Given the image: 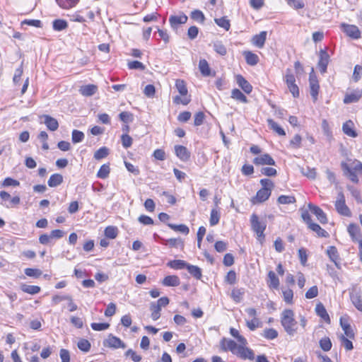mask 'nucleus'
Wrapping results in <instances>:
<instances>
[{
    "mask_svg": "<svg viewBox=\"0 0 362 362\" xmlns=\"http://www.w3.org/2000/svg\"><path fill=\"white\" fill-rule=\"evenodd\" d=\"M220 219V213L216 209H213L211 211L209 223L210 225L214 226L216 225Z\"/></svg>",
    "mask_w": 362,
    "mask_h": 362,
    "instance_id": "obj_53",
    "label": "nucleus"
},
{
    "mask_svg": "<svg viewBox=\"0 0 362 362\" xmlns=\"http://www.w3.org/2000/svg\"><path fill=\"white\" fill-rule=\"evenodd\" d=\"M296 199L294 196L281 195L277 199V202L279 204H294Z\"/></svg>",
    "mask_w": 362,
    "mask_h": 362,
    "instance_id": "obj_47",
    "label": "nucleus"
},
{
    "mask_svg": "<svg viewBox=\"0 0 362 362\" xmlns=\"http://www.w3.org/2000/svg\"><path fill=\"white\" fill-rule=\"evenodd\" d=\"M348 190L351 192V195L355 198L358 203H362L361 194L359 190L353 186L347 185Z\"/></svg>",
    "mask_w": 362,
    "mask_h": 362,
    "instance_id": "obj_58",
    "label": "nucleus"
},
{
    "mask_svg": "<svg viewBox=\"0 0 362 362\" xmlns=\"http://www.w3.org/2000/svg\"><path fill=\"white\" fill-rule=\"evenodd\" d=\"M284 300L286 303L291 304L293 302V293L291 289L283 291Z\"/></svg>",
    "mask_w": 362,
    "mask_h": 362,
    "instance_id": "obj_63",
    "label": "nucleus"
},
{
    "mask_svg": "<svg viewBox=\"0 0 362 362\" xmlns=\"http://www.w3.org/2000/svg\"><path fill=\"white\" fill-rule=\"evenodd\" d=\"M318 295V288L317 286H313L308 289V291L305 293V298L308 299H311L315 298Z\"/></svg>",
    "mask_w": 362,
    "mask_h": 362,
    "instance_id": "obj_62",
    "label": "nucleus"
},
{
    "mask_svg": "<svg viewBox=\"0 0 362 362\" xmlns=\"http://www.w3.org/2000/svg\"><path fill=\"white\" fill-rule=\"evenodd\" d=\"M167 265L174 269H182L187 267V263L184 260L175 259L168 262Z\"/></svg>",
    "mask_w": 362,
    "mask_h": 362,
    "instance_id": "obj_32",
    "label": "nucleus"
},
{
    "mask_svg": "<svg viewBox=\"0 0 362 362\" xmlns=\"http://www.w3.org/2000/svg\"><path fill=\"white\" fill-rule=\"evenodd\" d=\"M261 324L262 323L259 319H258L257 317H255V319H252L250 321L246 320V325L247 327L252 331H254L257 327H260Z\"/></svg>",
    "mask_w": 362,
    "mask_h": 362,
    "instance_id": "obj_56",
    "label": "nucleus"
},
{
    "mask_svg": "<svg viewBox=\"0 0 362 362\" xmlns=\"http://www.w3.org/2000/svg\"><path fill=\"white\" fill-rule=\"evenodd\" d=\"M190 18L199 23H204L205 21V16L200 10L192 11L190 13Z\"/></svg>",
    "mask_w": 362,
    "mask_h": 362,
    "instance_id": "obj_40",
    "label": "nucleus"
},
{
    "mask_svg": "<svg viewBox=\"0 0 362 362\" xmlns=\"http://www.w3.org/2000/svg\"><path fill=\"white\" fill-rule=\"evenodd\" d=\"M175 153L176 156L182 161L188 160L190 157L189 151L184 146H175Z\"/></svg>",
    "mask_w": 362,
    "mask_h": 362,
    "instance_id": "obj_16",
    "label": "nucleus"
},
{
    "mask_svg": "<svg viewBox=\"0 0 362 362\" xmlns=\"http://www.w3.org/2000/svg\"><path fill=\"white\" fill-rule=\"evenodd\" d=\"M25 274L30 277L39 278L42 275V271L38 269L27 268Z\"/></svg>",
    "mask_w": 362,
    "mask_h": 362,
    "instance_id": "obj_57",
    "label": "nucleus"
},
{
    "mask_svg": "<svg viewBox=\"0 0 362 362\" xmlns=\"http://www.w3.org/2000/svg\"><path fill=\"white\" fill-rule=\"evenodd\" d=\"M162 283L165 286H177L180 284V281L177 276L170 275L165 276Z\"/></svg>",
    "mask_w": 362,
    "mask_h": 362,
    "instance_id": "obj_25",
    "label": "nucleus"
},
{
    "mask_svg": "<svg viewBox=\"0 0 362 362\" xmlns=\"http://www.w3.org/2000/svg\"><path fill=\"white\" fill-rule=\"evenodd\" d=\"M80 0H56L57 4L62 8L69 9L74 7Z\"/></svg>",
    "mask_w": 362,
    "mask_h": 362,
    "instance_id": "obj_34",
    "label": "nucleus"
},
{
    "mask_svg": "<svg viewBox=\"0 0 362 362\" xmlns=\"http://www.w3.org/2000/svg\"><path fill=\"white\" fill-rule=\"evenodd\" d=\"M187 269L188 270L189 273L192 275L194 277H195L197 279H199L202 277V271L199 267L197 266H194L187 264Z\"/></svg>",
    "mask_w": 362,
    "mask_h": 362,
    "instance_id": "obj_43",
    "label": "nucleus"
},
{
    "mask_svg": "<svg viewBox=\"0 0 362 362\" xmlns=\"http://www.w3.org/2000/svg\"><path fill=\"white\" fill-rule=\"evenodd\" d=\"M284 80L289 91L293 95V96L294 98H298L299 96V89L296 83L295 76L291 69H288L286 70Z\"/></svg>",
    "mask_w": 362,
    "mask_h": 362,
    "instance_id": "obj_4",
    "label": "nucleus"
},
{
    "mask_svg": "<svg viewBox=\"0 0 362 362\" xmlns=\"http://www.w3.org/2000/svg\"><path fill=\"white\" fill-rule=\"evenodd\" d=\"M103 346L113 349H124L126 347L125 344L119 338L112 334H109L107 338L103 341Z\"/></svg>",
    "mask_w": 362,
    "mask_h": 362,
    "instance_id": "obj_8",
    "label": "nucleus"
},
{
    "mask_svg": "<svg viewBox=\"0 0 362 362\" xmlns=\"http://www.w3.org/2000/svg\"><path fill=\"white\" fill-rule=\"evenodd\" d=\"M246 62L251 66L256 65L259 62V57L257 54L252 53L250 51H245L243 52Z\"/></svg>",
    "mask_w": 362,
    "mask_h": 362,
    "instance_id": "obj_28",
    "label": "nucleus"
},
{
    "mask_svg": "<svg viewBox=\"0 0 362 362\" xmlns=\"http://www.w3.org/2000/svg\"><path fill=\"white\" fill-rule=\"evenodd\" d=\"M150 310L151 311V318L153 320H157L160 317V310L161 309L158 307V305H156L155 302L151 303Z\"/></svg>",
    "mask_w": 362,
    "mask_h": 362,
    "instance_id": "obj_48",
    "label": "nucleus"
},
{
    "mask_svg": "<svg viewBox=\"0 0 362 362\" xmlns=\"http://www.w3.org/2000/svg\"><path fill=\"white\" fill-rule=\"evenodd\" d=\"M236 82L238 86L243 89V90L249 94L252 90V86L250 83L241 75H238L236 76Z\"/></svg>",
    "mask_w": 362,
    "mask_h": 362,
    "instance_id": "obj_19",
    "label": "nucleus"
},
{
    "mask_svg": "<svg viewBox=\"0 0 362 362\" xmlns=\"http://www.w3.org/2000/svg\"><path fill=\"white\" fill-rule=\"evenodd\" d=\"M109 149L107 147H101L95 152L94 158L96 160H100L107 157Z\"/></svg>",
    "mask_w": 362,
    "mask_h": 362,
    "instance_id": "obj_50",
    "label": "nucleus"
},
{
    "mask_svg": "<svg viewBox=\"0 0 362 362\" xmlns=\"http://www.w3.org/2000/svg\"><path fill=\"white\" fill-rule=\"evenodd\" d=\"M315 311H316L317 315L318 316H320L322 319H323L326 322H330L329 316L325 306L322 304H321V303L317 304L315 308Z\"/></svg>",
    "mask_w": 362,
    "mask_h": 362,
    "instance_id": "obj_27",
    "label": "nucleus"
},
{
    "mask_svg": "<svg viewBox=\"0 0 362 362\" xmlns=\"http://www.w3.org/2000/svg\"><path fill=\"white\" fill-rule=\"evenodd\" d=\"M308 228L315 232L320 237H327L329 235L328 233L322 229L317 223L313 222L308 226Z\"/></svg>",
    "mask_w": 362,
    "mask_h": 362,
    "instance_id": "obj_36",
    "label": "nucleus"
},
{
    "mask_svg": "<svg viewBox=\"0 0 362 362\" xmlns=\"http://www.w3.org/2000/svg\"><path fill=\"white\" fill-rule=\"evenodd\" d=\"M353 127H354L353 122L351 120H349L343 124V126H342L343 132L346 135H347L350 137L355 138L357 136L358 134L356 132V131L354 129Z\"/></svg>",
    "mask_w": 362,
    "mask_h": 362,
    "instance_id": "obj_21",
    "label": "nucleus"
},
{
    "mask_svg": "<svg viewBox=\"0 0 362 362\" xmlns=\"http://www.w3.org/2000/svg\"><path fill=\"white\" fill-rule=\"evenodd\" d=\"M302 173L310 179H315L317 173L315 168H307L306 169L303 168L301 170Z\"/></svg>",
    "mask_w": 362,
    "mask_h": 362,
    "instance_id": "obj_59",
    "label": "nucleus"
},
{
    "mask_svg": "<svg viewBox=\"0 0 362 362\" xmlns=\"http://www.w3.org/2000/svg\"><path fill=\"white\" fill-rule=\"evenodd\" d=\"M78 348L84 352H88L90 349V343L85 339H81L78 342Z\"/></svg>",
    "mask_w": 362,
    "mask_h": 362,
    "instance_id": "obj_55",
    "label": "nucleus"
},
{
    "mask_svg": "<svg viewBox=\"0 0 362 362\" xmlns=\"http://www.w3.org/2000/svg\"><path fill=\"white\" fill-rule=\"evenodd\" d=\"M335 208L339 214L349 216L351 211L345 203V197L342 192H339L335 202Z\"/></svg>",
    "mask_w": 362,
    "mask_h": 362,
    "instance_id": "obj_6",
    "label": "nucleus"
},
{
    "mask_svg": "<svg viewBox=\"0 0 362 362\" xmlns=\"http://www.w3.org/2000/svg\"><path fill=\"white\" fill-rule=\"evenodd\" d=\"M341 345L346 349L347 351L352 350L354 346L351 341H350L347 337L344 335L340 337Z\"/></svg>",
    "mask_w": 362,
    "mask_h": 362,
    "instance_id": "obj_60",
    "label": "nucleus"
},
{
    "mask_svg": "<svg viewBox=\"0 0 362 362\" xmlns=\"http://www.w3.org/2000/svg\"><path fill=\"white\" fill-rule=\"evenodd\" d=\"M319 343L320 348L325 351H328L332 348V344L329 337L322 338Z\"/></svg>",
    "mask_w": 362,
    "mask_h": 362,
    "instance_id": "obj_52",
    "label": "nucleus"
},
{
    "mask_svg": "<svg viewBox=\"0 0 362 362\" xmlns=\"http://www.w3.org/2000/svg\"><path fill=\"white\" fill-rule=\"evenodd\" d=\"M52 27L56 31H62L68 27V23L65 20L57 19L53 21Z\"/></svg>",
    "mask_w": 362,
    "mask_h": 362,
    "instance_id": "obj_39",
    "label": "nucleus"
},
{
    "mask_svg": "<svg viewBox=\"0 0 362 362\" xmlns=\"http://www.w3.org/2000/svg\"><path fill=\"white\" fill-rule=\"evenodd\" d=\"M71 139L74 144L81 142L84 139V134L81 131L74 129L72 132Z\"/></svg>",
    "mask_w": 362,
    "mask_h": 362,
    "instance_id": "obj_54",
    "label": "nucleus"
},
{
    "mask_svg": "<svg viewBox=\"0 0 362 362\" xmlns=\"http://www.w3.org/2000/svg\"><path fill=\"white\" fill-rule=\"evenodd\" d=\"M98 90L95 85L89 84L81 87L79 91L84 96H91L94 95Z\"/></svg>",
    "mask_w": 362,
    "mask_h": 362,
    "instance_id": "obj_24",
    "label": "nucleus"
},
{
    "mask_svg": "<svg viewBox=\"0 0 362 362\" xmlns=\"http://www.w3.org/2000/svg\"><path fill=\"white\" fill-rule=\"evenodd\" d=\"M267 124L271 129L277 133L280 136H285V131L272 119H267Z\"/></svg>",
    "mask_w": 362,
    "mask_h": 362,
    "instance_id": "obj_31",
    "label": "nucleus"
},
{
    "mask_svg": "<svg viewBox=\"0 0 362 362\" xmlns=\"http://www.w3.org/2000/svg\"><path fill=\"white\" fill-rule=\"evenodd\" d=\"M63 182V176L59 173L52 175L48 180L47 184L50 187H56Z\"/></svg>",
    "mask_w": 362,
    "mask_h": 362,
    "instance_id": "obj_23",
    "label": "nucleus"
},
{
    "mask_svg": "<svg viewBox=\"0 0 362 362\" xmlns=\"http://www.w3.org/2000/svg\"><path fill=\"white\" fill-rule=\"evenodd\" d=\"M110 172V164H103L97 173V177L100 179H105Z\"/></svg>",
    "mask_w": 362,
    "mask_h": 362,
    "instance_id": "obj_38",
    "label": "nucleus"
},
{
    "mask_svg": "<svg viewBox=\"0 0 362 362\" xmlns=\"http://www.w3.org/2000/svg\"><path fill=\"white\" fill-rule=\"evenodd\" d=\"M244 293H245L244 288H234L231 292V298L235 303H240L243 300Z\"/></svg>",
    "mask_w": 362,
    "mask_h": 362,
    "instance_id": "obj_35",
    "label": "nucleus"
},
{
    "mask_svg": "<svg viewBox=\"0 0 362 362\" xmlns=\"http://www.w3.org/2000/svg\"><path fill=\"white\" fill-rule=\"evenodd\" d=\"M214 51L221 56H225L227 53V49L221 41H216L214 43Z\"/></svg>",
    "mask_w": 362,
    "mask_h": 362,
    "instance_id": "obj_45",
    "label": "nucleus"
},
{
    "mask_svg": "<svg viewBox=\"0 0 362 362\" xmlns=\"http://www.w3.org/2000/svg\"><path fill=\"white\" fill-rule=\"evenodd\" d=\"M309 86L310 95L313 101L315 102L317 100L320 86L313 69H312L309 75Z\"/></svg>",
    "mask_w": 362,
    "mask_h": 362,
    "instance_id": "obj_5",
    "label": "nucleus"
},
{
    "mask_svg": "<svg viewBox=\"0 0 362 362\" xmlns=\"http://www.w3.org/2000/svg\"><path fill=\"white\" fill-rule=\"evenodd\" d=\"M361 98V93L358 92H354L350 94H346L344 98L345 104L356 103Z\"/></svg>",
    "mask_w": 362,
    "mask_h": 362,
    "instance_id": "obj_37",
    "label": "nucleus"
},
{
    "mask_svg": "<svg viewBox=\"0 0 362 362\" xmlns=\"http://www.w3.org/2000/svg\"><path fill=\"white\" fill-rule=\"evenodd\" d=\"M250 223L252 230L256 233L259 241L264 238V232L267 227L264 221H260L257 214H252L250 216Z\"/></svg>",
    "mask_w": 362,
    "mask_h": 362,
    "instance_id": "obj_3",
    "label": "nucleus"
},
{
    "mask_svg": "<svg viewBox=\"0 0 362 362\" xmlns=\"http://www.w3.org/2000/svg\"><path fill=\"white\" fill-rule=\"evenodd\" d=\"M42 117L45 119L44 123L48 129L54 132L58 129L59 123L55 118L47 115H43Z\"/></svg>",
    "mask_w": 362,
    "mask_h": 362,
    "instance_id": "obj_20",
    "label": "nucleus"
},
{
    "mask_svg": "<svg viewBox=\"0 0 362 362\" xmlns=\"http://www.w3.org/2000/svg\"><path fill=\"white\" fill-rule=\"evenodd\" d=\"M253 163L257 165H275V164H276L274 160L268 153H264V154L260 155L258 157L255 158L253 160Z\"/></svg>",
    "mask_w": 362,
    "mask_h": 362,
    "instance_id": "obj_14",
    "label": "nucleus"
},
{
    "mask_svg": "<svg viewBox=\"0 0 362 362\" xmlns=\"http://www.w3.org/2000/svg\"><path fill=\"white\" fill-rule=\"evenodd\" d=\"M163 244L168 245L172 247H180L183 248L184 243L181 238H170L168 240L162 239Z\"/></svg>",
    "mask_w": 362,
    "mask_h": 362,
    "instance_id": "obj_30",
    "label": "nucleus"
},
{
    "mask_svg": "<svg viewBox=\"0 0 362 362\" xmlns=\"http://www.w3.org/2000/svg\"><path fill=\"white\" fill-rule=\"evenodd\" d=\"M350 298L354 306L360 311H362V296L361 289L354 286L350 290Z\"/></svg>",
    "mask_w": 362,
    "mask_h": 362,
    "instance_id": "obj_7",
    "label": "nucleus"
},
{
    "mask_svg": "<svg viewBox=\"0 0 362 362\" xmlns=\"http://www.w3.org/2000/svg\"><path fill=\"white\" fill-rule=\"evenodd\" d=\"M235 355L244 360L248 359L253 361L255 358L254 351L251 349L242 345H238L235 352Z\"/></svg>",
    "mask_w": 362,
    "mask_h": 362,
    "instance_id": "obj_9",
    "label": "nucleus"
},
{
    "mask_svg": "<svg viewBox=\"0 0 362 362\" xmlns=\"http://www.w3.org/2000/svg\"><path fill=\"white\" fill-rule=\"evenodd\" d=\"M215 23L221 28H223L226 31L229 30L230 28V21L226 17H221L214 19Z\"/></svg>",
    "mask_w": 362,
    "mask_h": 362,
    "instance_id": "obj_44",
    "label": "nucleus"
},
{
    "mask_svg": "<svg viewBox=\"0 0 362 362\" xmlns=\"http://www.w3.org/2000/svg\"><path fill=\"white\" fill-rule=\"evenodd\" d=\"M262 336L267 339H274L278 337V332L273 328L265 329Z\"/></svg>",
    "mask_w": 362,
    "mask_h": 362,
    "instance_id": "obj_51",
    "label": "nucleus"
},
{
    "mask_svg": "<svg viewBox=\"0 0 362 362\" xmlns=\"http://www.w3.org/2000/svg\"><path fill=\"white\" fill-rule=\"evenodd\" d=\"M187 19V16L184 13H181L178 16L173 15L170 16L169 18V23L170 24L171 28L173 30H176L177 29L180 25L186 23Z\"/></svg>",
    "mask_w": 362,
    "mask_h": 362,
    "instance_id": "obj_11",
    "label": "nucleus"
},
{
    "mask_svg": "<svg viewBox=\"0 0 362 362\" xmlns=\"http://www.w3.org/2000/svg\"><path fill=\"white\" fill-rule=\"evenodd\" d=\"M231 97L243 103H247V97L239 90L235 88L232 90Z\"/></svg>",
    "mask_w": 362,
    "mask_h": 362,
    "instance_id": "obj_42",
    "label": "nucleus"
},
{
    "mask_svg": "<svg viewBox=\"0 0 362 362\" xmlns=\"http://www.w3.org/2000/svg\"><path fill=\"white\" fill-rule=\"evenodd\" d=\"M221 349L223 351H230L233 354L238 346L235 341L231 339H226L223 338L220 342Z\"/></svg>",
    "mask_w": 362,
    "mask_h": 362,
    "instance_id": "obj_15",
    "label": "nucleus"
},
{
    "mask_svg": "<svg viewBox=\"0 0 362 362\" xmlns=\"http://www.w3.org/2000/svg\"><path fill=\"white\" fill-rule=\"evenodd\" d=\"M168 226L173 230L180 232L185 235H187L189 232V228L185 224L176 225L173 223H168Z\"/></svg>",
    "mask_w": 362,
    "mask_h": 362,
    "instance_id": "obj_41",
    "label": "nucleus"
},
{
    "mask_svg": "<svg viewBox=\"0 0 362 362\" xmlns=\"http://www.w3.org/2000/svg\"><path fill=\"white\" fill-rule=\"evenodd\" d=\"M343 31L353 39H359L361 37V31L358 28L354 25L342 23Z\"/></svg>",
    "mask_w": 362,
    "mask_h": 362,
    "instance_id": "obj_10",
    "label": "nucleus"
},
{
    "mask_svg": "<svg viewBox=\"0 0 362 362\" xmlns=\"http://www.w3.org/2000/svg\"><path fill=\"white\" fill-rule=\"evenodd\" d=\"M308 206L310 211L316 216L317 218L322 224L327 223V216L320 207L312 204H309Z\"/></svg>",
    "mask_w": 362,
    "mask_h": 362,
    "instance_id": "obj_12",
    "label": "nucleus"
},
{
    "mask_svg": "<svg viewBox=\"0 0 362 362\" xmlns=\"http://www.w3.org/2000/svg\"><path fill=\"white\" fill-rule=\"evenodd\" d=\"M267 33L262 31L258 35H255L252 38V43L258 48H262L267 39Z\"/></svg>",
    "mask_w": 362,
    "mask_h": 362,
    "instance_id": "obj_17",
    "label": "nucleus"
},
{
    "mask_svg": "<svg viewBox=\"0 0 362 362\" xmlns=\"http://www.w3.org/2000/svg\"><path fill=\"white\" fill-rule=\"evenodd\" d=\"M21 289L26 293L31 295H35L38 293L40 291V287L38 286H33V285H27V284H22L21 286Z\"/></svg>",
    "mask_w": 362,
    "mask_h": 362,
    "instance_id": "obj_33",
    "label": "nucleus"
},
{
    "mask_svg": "<svg viewBox=\"0 0 362 362\" xmlns=\"http://www.w3.org/2000/svg\"><path fill=\"white\" fill-rule=\"evenodd\" d=\"M267 284L269 288L277 289L279 286V279L273 271L268 273Z\"/></svg>",
    "mask_w": 362,
    "mask_h": 362,
    "instance_id": "obj_22",
    "label": "nucleus"
},
{
    "mask_svg": "<svg viewBox=\"0 0 362 362\" xmlns=\"http://www.w3.org/2000/svg\"><path fill=\"white\" fill-rule=\"evenodd\" d=\"M344 175L354 183L358 182V175H362V163L358 160H352L350 163H341Z\"/></svg>",
    "mask_w": 362,
    "mask_h": 362,
    "instance_id": "obj_2",
    "label": "nucleus"
},
{
    "mask_svg": "<svg viewBox=\"0 0 362 362\" xmlns=\"http://www.w3.org/2000/svg\"><path fill=\"white\" fill-rule=\"evenodd\" d=\"M329 61V56L328 53L324 50L320 49V60L318 62V66L322 74L327 71V65Z\"/></svg>",
    "mask_w": 362,
    "mask_h": 362,
    "instance_id": "obj_13",
    "label": "nucleus"
},
{
    "mask_svg": "<svg viewBox=\"0 0 362 362\" xmlns=\"http://www.w3.org/2000/svg\"><path fill=\"white\" fill-rule=\"evenodd\" d=\"M362 76V66L361 65H356L354 67V73H353V78L354 80L357 82Z\"/></svg>",
    "mask_w": 362,
    "mask_h": 362,
    "instance_id": "obj_64",
    "label": "nucleus"
},
{
    "mask_svg": "<svg viewBox=\"0 0 362 362\" xmlns=\"http://www.w3.org/2000/svg\"><path fill=\"white\" fill-rule=\"evenodd\" d=\"M281 324L285 332L289 336H294L297 333V321L294 317V313L291 309L284 310L281 315Z\"/></svg>",
    "mask_w": 362,
    "mask_h": 362,
    "instance_id": "obj_1",
    "label": "nucleus"
},
{
    "mask_svg": "<svg viewBox=\"0 0 362 362\" xmlns=\"http://www.w3.org/2000/svg\"><path fill=\"white\" fill-rule=\"evenodd\" d=\"M90 327L95 331H102V330L107 329L110 327V324L106 323V322H104V323L93 322V323H91Z\"/></svg>",
    "mask_w": 362,
    "mask_h": 362,
    "instance_id": "obj_61",
    "label": "nucleus"
},
{
    "mask_svg": "<svg viewBox=\"0 0 362 362\" xmlns=\"http://www.w3.org/2000/svg\"><path fill=\"white\" fill-rule=\"evenodd\" d=\"M117 233H118V229L115 226H107L105 229V235L108 238H110V239L115 238L117 235Z\"/></svg>",
    "mask_w": 362,
    "mask_h": 362,
    "instance_id": "obj_49",
    "label": "nucleus"
},
{
    "mask_svg": "<svg viewBox=\"0 0 362 362\" xmlns=\"http://www.w3.org/2000/svg\"><path fill=\"white\" fill-rule=\"evenodd\" d=\"M272 193L271 189L261 188L257 191L256 199L259 202H263L269 199Z\"/></svg>",
    "mask_w": 362,
    "mask_h": 362,
    "instance_id": "obj_26",
    "label": "nucleus"
},
{
    "mask_svg": "<svg viewBox=\"0 0 362 362\" xmlns=\"http://www.w3.org/2000/svg\"><path fill=\"white\" fill-rule=\"evenodd\" d=\"M199 69L201 74L204 76H209L211 75V69L209 67V63L206 59H202L199 60Z\"/></svg>",
    "mask_w": 362,
    "mask_h": 362,
    "instance_id": "obj_29",
    "label": "nucleus"
},
{
    "mask_svg": "<svg viewBox=\"0 0 362 362\" xmlns=\"http://www.w3.org/2000/svg\"><path fill=\"white\" fill-rule=\"evenodd\" d=\"M327 254L337 268H340L339 257L337 249L334 246H329L327 249Z\"/></svg>",
    "mask_w": 362,
    "mask_h": 362,
    "instance_id": "obj_18",
    "label": "nucleus"
},
{
    "mask_svg": "<svg viewBox=\"0 0 362 362\" xmlns=\"http://www.w3.org/2000/svg\"><path fill=\"white\" fill-rule=\"evenodd\" d=\"M175 87L181 95H187L188 90L183 80L177 79L175 82Z\"/></svg>",
    "mask_w": 362,
    "mask_h": 362,
    "instance_id": "obj_46",
    "label": "nucleus"
}]
</instances>
